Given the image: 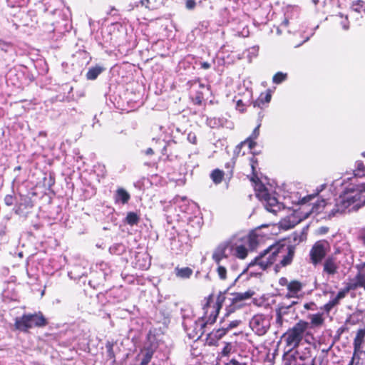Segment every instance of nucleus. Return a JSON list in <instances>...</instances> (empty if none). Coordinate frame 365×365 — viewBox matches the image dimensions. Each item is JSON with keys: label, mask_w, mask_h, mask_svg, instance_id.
I'll list each match as a JSON object with an SVG mask.
<instances>
[{"label": "nucleus", "mask_w": 365, "mask_h": 365, "mask_svg": "<svg viewBox=\"0 0 365 365\" xmlns=\"http://www.w3.org/2000/svg\"><path fill=\"white\" fill-rule=\"evenodd\" d=\"M175 275L181 279H188L191 277L193 271L188 267L180 268L178 267L175 268Z\"/></svg>", "instance_id": "21"}, {"label": "nucleus", "mask_w": 365, "mask_h": 365, "mask_svg": "<svg viewBox=\"0 0 365 365\" xmlns=\"http://www.w3.org/2000/svg\"><path fill=\"white\" fill-rule=\"evenodd\" d=\"M327 203L326 202L325 200H322L318 202V203L317 204V206L319 207H325L327 206Z\"/></svg>", "instance_id": "50"}, {"label": "nucleus", "mask_w": 365, "mask_h": 365, "mask_svg": "<svg viewBox=\"0 0 365 365\" xmlns=\"http://www.w3.org/2000/svg\"><path fill=\"white\" fill-rule=\"evenodd\" d=\"M337 16L339 17L341 19L340 24L341 25L342 28L344 30H348L349 29V21L348 19V16H344L340 13Z\"/></svg>", "instance_id": "33"}, {"label": "nucleus", "mask_w": 365, "mask_h": 365, "mask_svg": "<svg viewBox=\"0 0 365 365\" xmlns=\"http://www.w3.org/2000/svg\"><path fill=\"white\" fill-rule=\"evenodd\" d=\"M339 265L336 258L332 255L325 259L324 262L323 272L329 275H334L337 273Z\"/></svg>", "instance_id": "15"}, {"label": "nucleus", "mask_w": 365, "mask_h": 365, "mask_svg": "<svg viewBox=\"0 0 365 365\" xmlns=\"http://www.w3.org/2000/svg\"><path fill=\"white\" fill-rule=\"evenodd\" d=\"M201 68L203 69H209L211 67V65L208 62H202L200 63Z\"/></svg>", "instance_id": "51"}, {"label": "nucleus", "mask_w": 365, "mask_h": 365, "mask_svg": "<svg viewBox=\"0 0 365 365\" xmlns=\"http://www.w3.org/2000/svg\"><path fill=\"white\" fill-rule=\"evenodd\" d=\"M232 346L231 343H226L221 351L222 356H228L232 351Z\"/></svg>", "instance_id": "39"}, {"label": "nucleus", "mask_w": 365, "mask_h": 365, "mask_svg": "<svg viewBox=\"0 0 365 365\" xmlns=\"http://www.w3.org/2000/svg\"><path fill=\"white\" fill-rule=\"evenodd\" d=\"M288 24H289V21H288V19H284L283 20L282 23V24L283 26H287L288 25Z\"/></svg>", "instance_id": "58"}, {"label": "nucleus", "mask_w": 365, "mask_h": 365, "mask_svg": "<svg viewBox=\"0 0 365 365\" xmlns=\"http://www.w3.org/2000/svg\"><path fill=\"white\" fill-rule=\"evenodd\" d=\"M248 145V148L252 150L253 149L256 145H257V143L255 141V139L254 138H251L250 136H249L248 138H247L245 140L240 142L237 146H236V150H238V152L240 151L241 148H242L243 145Z\"/></svg>", "instance_id": "27"}, {"label": "nucleus", "mask_w": 365, "mask_h": 365, "mask_svg": "<svg viewBox=\"0 0 365 365\" xmlns=\"http://www.w3.org/2000/svg\"><path fill=\"white\" fill-rule=\"evenodd\" d=\"M361 322L360 319L356 317L355 314L351 315L349 319L346 320V324L355 326Z\"/></svg>", "instance_id": "36"}, {"label": "nucleus", "mask_w": 365, "mask_h": 365, "mask_svg": "<svg viewBox=\"0 0 365 365\" xmlns=\"http://www.w3.org/2000/svg\"><path fill=\"white\" fill-rule=\"evenodd\" d=\"M250 327L256 334L263 336L269 329V323L264 314H257L251 319Z\"/></svg>", "instance_id": "9"}, {"label": "nucleus", "mask_w": 365, "mask_h": 365, "mask_svg": "<svg viewBox=\"0 0 365 365\" xmlns=\"http://www.w3.org/2000/svg\"><path fill=\"white\" fill-rule=\"evenodd\" d=\"M276 322L280 326L282 325L283 322H284L283 316H282L280 314H279L277 312H276Z\"/></svg>", "instance_id": "48"}, {"label": "nucleus", "mask_w": 365, "mask_h": 365, "mask_svg": "<svg viewBox=\"0 0 365 365\" xmlns=\"http://www.w3.org/2000/svg\"><path fill=\"white\" fill-rule=\"evenodd\" d=\"M187 140L190 143H192L193 145H196L197 143V138L196 134L194 132H190L187 134Z\"/></svg>", "instance_id": "40"}, {"label": "nucleus", "mask_w": 365, "mask_h": 365, "mask_svg": "<svg viewBox=\"0 0 365 365\" xmlns=\"http://www.w3.org/2000/svg\"><path fill=\"white\" fill-rule=\"evenodd\" d=\"M351 9L358 14L365 13V1L363 0L353 1Z\"/></svg>", "instance_id": "28"}, {"label": "nucleus", "mask_w": 365, "mask_h": 365, "mask_svg": "<svg viewBox=\"0 0 365 365\" xmlns=\"http://www.w3.org/2000/svg\"><path fill=\"white\" fill-rule=\"evenodd\" d=\"M272 246L273 251H277V260H279V263L275 264L276 269L291 264L295 255L296 247L294 245L285 240H282L275 242Z\"/></svg>", "instance_id": "6"}, {"label": "nucleus", "mask_w": 365, "mask_h": 365, "mask_svg": "<svg viewBox=\"0 0 365 365\" xmlns=\"http://www.w3.org/2000/svg\"><path fill=\"white\" fill-rule=\"evenodd\" d=\"M227 332V329L222 327L212 330L207 337V344L210 346L215 345Z\"/></svg>", "instance_id": "17"}, {"label": "nucleus", "mask_w": 365, "mask_h": 365, "mask_svg": "<svg viewBox=\"0 0 365 365\" xmlns=\"http://www.w3.org/2000/svg\"><path fill=\"white\" fill-rule=\"evenodd\" d=\"M289 281L287 280V278H281L280 280H279V283L282 286H286L287 287V284H289Z\"/></svg>", "instance_id": "52"}, {"label": "nucleus", "mask_w": 365, "mask_h": 365, "mask_svg": "<svg viewBox=\"0 0 365 365\" xmlns=\"http://www.w3.org/2000/svg\"><path fill=\"white\" fill-rule=\"evenodd\" d=\"M225 176H226L225 172L219 168L212 170L210 174V179L215 185L220 184L223 181Z\"/></svg>", "instance_id": "20"}, {"label": "nucleus", "mask_w": 365, "mask_h": 365, "mask_svg": "<svg viewBox=\"0 0 365 365\" xmlns=\"http://www.w3.org/2000/svg\"><path fill=\"white\" fill-rule=\"evenodd\" d=\"M304 284L299 280H292L287 284V293L286 297L288 299L299 297V292H302Z\"/></svg>", "instance_id": "14"}, {"label": "nucleus", "mask_w": 365, "mask_h": 365, "mask_svg": "<svg viewBox=\"0 0 365 365\" xmlns=\"http://www.w3.org/2000/svg\"><path fill=\"white\" fill-rule=\"evenodd\" d=\"M334 307V306L332 304V303L329 301L327 304H325L323 307V309L325 312L329 313L330 311Z\"/></svg>", "instance_id": "45"}, {"label": "nucleus", "mask_w": 365, "mask_h": 365, "mask_svg": "<svg viewBox=\"0 0 365 365\" xmlns=\"http://www.w3.org/2000/svg\"><path fill=\"white\" fill-rule=\"evenodd\" d=\"M287 78V73L282 72L276 73L272 77V82L274 84H280Z\"/></svg>", "instance_id": "31"}, {"label": "nucleus", "mask_w": 365, "mask_h": 365, "mask_svg": "<svg viewBox=\"0 0 365 365\" xmlns=\"http://www.w3.org/2000/svg\"><path fill=\"white\" fill-rule=\"evenodd\" d=\"M330 302L332 303V304L335 307L339 304L340 300L337 299L336 297H335L334 299L330 300Z\"/></svg>", "instance_id": "53"}, {"label": "nucleus", "mask_w": 365, "mask_h": 365, "mask_svg": "<svg viewBox=\"0 0 365 365\" xmlns=\"http://www.w3.org/2000/svg\"><path fill=\"white\" fill-rule=\"evenodd\" d=\"M145 153L147 155H153L154 153V151L152 148H150L146 150Z\"/></svg>", "instance_id": "55"}, {"label": "nucleus", "mask_w": 365, "mask_h": 365, "mask_svg": "<svg viewBox=\"0 0 365 365\" xmlns=\"http://www.w3.org/2000/svg\"><path fill=\"white\" fill-rule=\"evenodd\" d=\"M260 201L262 202L267 211L274 214H277L284 208L283 205L278 201L277 197L272 195L269 192L267 194V196H265L264 199H262Z\"/></svg>", "instance_id": "11"}, {"label": "nucleus", "mask_w": 365, "mask_h": 365, "mask_svg": "<svg viewBox=\"0 0 365 365\" xmlns=\"http://www.w3.org/2000/svg\"><path fill=\"white\" fill-rule=\"evenodd\" d=\"M21 170V167L20 165H19L14 168V170Z\"/></svg>", "instance_id": "60"}, {"label": "nucleus", "mask_w": 365, "mask_h": 365, "mask_svg": "<svg viewBox=\"0 0 365 365\" xmlns=\"http://www.w3.org/2000/svg\"><path fill=\"white\" fill-rule=\"evenodd\" d=\"M145 353L143 354L140 365H148L153 359L155 353V349L151 346L144 348Z\"/></svg>", "instance_id": "22"}, {"label": "nucleus", "mask_w": 365, "mask_h": 365, "mask_svg": "<svg viewBox=\"0 0 365 365\" xmlns=\"http://www.w3.org/2000/svg\"><path fill=\"white\" fill-rule=\"evenodd\" d=\"M235 166V161L233 159H232L230 161L225 164V168L227 169V171L225 172L226 178L228 179L229 181L233 177Z\"/></svg>", "instance_id": "29"}, {"label": "nucleus", "mask_w": 365, "mask_h": 365, "mask_svg": "<svg viewBox=\"0 0 365 365\" xmlns=\"http://www.w3.org/2000/svg\"><path fill=\"white\" fill-rule=\"evenodd\" d=\"M326 357V356L324 354H323L322 356H319V359H320V365H322L323 364V361L324 359V358Z\"/></svg>", "instance_id": "56"}, {"label": "nucleus", "mask_w": 365, "mask_h": 365, "mask_svg": "<svg viewBox=\"0 0 365 365\" xmlns=\"http://www.w3.org/2000/svg\"><path fill=\"white\" fill-rule=\"evenodd\" d=\"M312 357L310 348H306L304 351H296L289 359V364L286 365H297L299 361H302L299 365H306L305 361Z\"/></svg>", "instance_id": "12"}, {"label": "nucleus", "mask_w": 365, "mask_h": 365, "mask_svg": "<svg viewBox=\"0 0 365 365\" xmlns=\"http://www.w3.org/2000/svg\"><path fill=\"white\" fill-rule=\"evenodd\" d=\"M103 71V68L101 66L91 67L86 73V78L91 81L96 80Z\"/></svg>", "instance_id": "24"}, {"label": "nucleus", "mask_w": 365, "mask_h": 365, "mask_svg": "<svg viewBox=\"0 0 365 365\" xmlns=\"http://www.w3.org/2000/svg\"><path fill=\"white\" fill-rule=\"evenodd\" d=\"M329 249V245L327 241H317L309 252L310 262L315 266L321 263L327 255Z\"/></svg>", "instance_id": "8"}, {"label": "nucleus", "mask_w": 365, "mask_h": 365, "mask_svg": "<svg viewBox=\"0 0 365 365\" xmlns=\"http://www.w3.org/2000/svg\"><path fill=\"white\" fill-rule=\"evenodd\" d=\"M254 294V291L247 290L245 292L230 293V297L227 298L223 293L220 292L217 297L216 302L214 304L212 309L209 313L210 304L213 302V295L210 294L205 299V303L202 307L204 310V315L202 317L203 321L202 327H204L206 324H212L215 322L222 304L227 300L229 302L228 312H235L237 309L241 308L243 304L242 302L250 299Z\"/></svg>", "instance_id": "2"}, {"label": "nucleus", "mask_w": 365, "mask_h": 365, "mask_svg": "<svg viewBox=\"0 0 365 365\" xmlns=\"http://www.w3.org/2000/svg\"><path fill=\"white\" fill-rule=\"evenodd\" d=\"M16 197L14 195H6L4 197V203L7 206H11L16 201Z\"/></svg>", "instance_id": "37"}, {"label": "nucleus", "mask_w": 365, "mask_h": 365, "mask_svg": "<svg viewBox=\"0 0 365 365\" xmlns=\"http://www.w3.org/2000/svg\"><path fill=\"white\" fill-rule=\"evenodd\" d=\"M50 181H51V182H50V184H49V187H51V186H53V185H54V183H55V180H54V178H51V177L50 178Z\"/></svg>", "instance_id": "57"}, {"label": "nucleus", "mask_w": 365, "mask_h": 365, "mask_svg": "<svg viewBox=\"0 0 365 365\" xmlns=\"http://www.w3.org/2000/svg\"><path fill=\"white\" fill-rule=\"evenodd\" d=\"M196 3L195 0H185V7L189 10H192L195 8Z\"/></svg>", "instance_id": "43"}, {"label": "nucleus", "mask_w": 365, "mask_h": 365, "mask_svg": "<svg viewBox=\"0 0 365 365\" xmlns=\"http://www.w3.org/2000/svg\"><path fill=\"white\" fill-rule=\"evenodd\" d=\"M363 284H364V289L365 290V276L363 274Z\"/></svg>", "instance_id": "61"}, {"label": "nucleus", "mask_w": 365, "mask_h": 365, "mask_svg": "<svg viewBox=\"0 0 365 365\" xmlns=\"http://www.w3.org/2000/svg\"><path fill=\"white\" fill-rule=\"evenodd\" d=\"M140 220V216L137 213L134 212H128L125 221L128 225L133 226L138 225Z\"/></svg>", "instance_id": "26"}, {"label": "nucleus", "mask_w": 365, "mask_h": 365, "mask_svg": "<svg viewBox=\"0 0 365 365\" xmlns=\"http://www.w3.org/2000/svg\"><path fill=\"white\" fill-rule=\"evenodd\" d=\"M348 293L349 292L346 291V289L344 288L337 293L336 297H337V299L341 300V299L344 298Z\"/></svg>", "instance_id": "46"}, {"label": "nucleus", "mask_w": 365, "mask_h": 365, "mask_svg": "<svg viewBox=\"0 0 365 365\" xmlns=\"http://www.w3.org/2000/svg\"><path fill=\"white\" fill-rule=\"evenodd\" d=\"M354 175L356 178L365 177V163L362 160L356 162V167L354 170Z\"/></svg>", "instance_id": "25"}, {"label": "nucleus", "mask_w": 365, "mask_h": 365, "mask_svg": "<svg viewBox=\"0 0 365 365\" xmlns=\"http://www.w3.org/2000/svg\"><path fill=\"white\" fill-rule=\"evenodd\" d=\"M236 109L240 113H243L245 110V106L243 103L242 100L240 99L236 103Z\"/></svg>", "instance_id": "42"}, {"label": "nucleus", "mask_w": 365, "mask_h": 365, "mask_svg": "<svg viewBox=\"0 0 365 365\" xmlns=\"http://www.w3.org/2000/svg\"><path fill=\"white\" fill-rule=\"evenodd\" d=\"M261 126V123H259L257 127L253 130L252 134L250 135L251 138L257 139L259 135V128Z\"/></svg>", "instance_id": "41"}, {"label": "nucleus", "mask_w": 365, "mask_h": 365, "mask_svg": "<svg viewBox=\"0 0 365 365\" xmlns=\"http://www.w3.org/2000/svg\"><path fill=\"white\" fill-rule=\"evenodd\" d=\"M276 252L277 251H273L272 246L269 245L250 262L249 267L257 265L262 270H266L277 261Z\"/></svg>", "instance_id": "7"}, {"label": "nucleus", "mask_w": 365, "mask_h": 365, "mask_svg": "<svg viewBox=\"0 0 365 365\" xmlns=\"http://www.w3.org/2000/svg\"><path fill=\"white\" fill-rule=\"evenodd\" d=\"M264 237L256 230L250 232L242 237L232 236L220 242L213 249L211 259L217 265L216 272L221 280L227 279V269L223 265V260H228L230 255L243 260L249 252L256 250L264 242Z\"/></svg>", "instance_id": "1"}, {"label": "nucleus", "mask_w": 365, "mask_h": 365, "mask_svg": "<svg viewBox=\"0 0 365 365\" xmlns=\"http://www.w3.org/2000/svg\"><path fill=\"white\" fill-rule=\"evenodd\" d=\"M272 91L267 89L265 92L260 93L259 97L253 102L255 108H264L267 106L272 99Z\"/></svg>", "instance_id": "16"}, {"label": "nucleus", "mask_w": 365, "mask_h": 365, "mask_svg": "<svg viewBox=\"0 0 365 365\" xmlns=\"http://www.w3.org/2000/svg\"><path fill=\"white\" fill-rule=\"evenodd\" d=\"M115 343L113 341H108L106 343V349L107 353V358L108 360L111 361L112 364H115V353L114 351L113 347Z\"/></svg>", "instance_id": "23"}, {"label": "nucleus", "mask_w": 365, "mask_h": 365, "mask_svg": "<svg viewBox=\"0 0 365 365\" xmlns=\"http://www.w3.org/2000/svg\"><path fill=\"white\" fill-rule=\"evenodd\" d=\"M358 287L364 288L363 274L361 273H358L354 279L346 284L344 288L346 289V291L349 292L351 290H355Z\"/></svg>", "instance_id": "19"}, {"label": "nucleus", "mask_w": 365, "mask_h": 365, "mask_svg": "<svg viewBox=\"0 0 365 365\" xmlns=\"http://www.w3.org/2000/svg\"><path fill=\"white\" fill-rule=\"evenodd\" d=\"M144 2H148H148H149V0H142V1H141V3H142L143 4H144Z\"/></svg>", "instance_id": "63"}, {"label": "nucleus", "mask_w": 365, "mask_h": 365, "mask_svg": "<svg viewBox=\"0 0 365 365\" xmlns=\"http://www.w3.org/2000/svg\"><path fill=\"white\" fill-rule=\"evenodd\" d=\"M130 200V195L123 187H118L114 194V201L115 203L127 204Z\"/></svg>", "instance_id": "18"}, {"label": "nucleus", "mask_w": 365, "mask_h": 365, "mask_svg": "<svg viewBox=\"0 0 365 365\" xmlns=\"http://www.w3.org/2000/svg\"><path fill=\"white\" fill-rule=\"evenodd\" d=\"M48 324V319L41 312L35 313L24 314L20 317H16L14 321L16 329L27 333L34 327H44Z\"/></svg>", "instance_id": "4"}, {"label": "nucleus", "mask_w": 365, "mask_h": 365, "mask_svg": "<svg viewBox=\"0 0 365 365\" xmlns=\"http://www.w3.org/2000/svg\"><path fill=\"white\" fill-rule=\"evenodd\" d=\"M324 319L320 313L314 314L311 317V324L314 327H319L324 324Z\"/></svg>", "instance_id": "30"}, {"label": "nucleus", "mask_w": 365, "mask_h": 365, "mask_svg": "<svg viewBox=\"0 0 365 365\" xmlns=\"http://www.w3.org/2000/svg\"><path fill=\"white\" fill-rule=\"evenodd\" d=\"M309 324L302 319L299 320L292 328H289L282 335L288 351L297 349L302 342L305 331L309 329Z\"/></svg>", "instance_id": "5"}, {"label": "nucleus", "mask_w": 365, "mask_h": 365, "mask_svg": "<svg viewBox=\"0 0 365 365\" xmlns=\"http://www.w3.org/2000/svg\"><path fill=\"white\" fill-rule=\"evenodd\" d=\"M364 341H365V323L362 328H360L356 331L355 337L354 338V340H353V348H354L353 356H352L349 363L348 364V365H358L359 362H356L354 364V361L356 357L359 358V354L362 351L361 349H362V346H363Z\"/></svg>", "instance_id": "10"}, {"label": "nucleus", "mask_w": 365, "mask_h": 365, "mask_svg": "<svg viewBox=\"0 0 365 365\" xmlns=\"http://www.w3.org/2000/svg\"><path fill=\"white\" fill-rule=\"evenodd\" d=\"M258 164V160L255 157H252L250 159V165L252 168V176H255V175H257L256 173V166Z\"/></svg>", "instance_id": "38"}, {"label": "nucleus", "mask_w": 365, "mask_h": 365, "mask_svg": "<svg viewBox=\"0 0 365 365\" xmlns=\"http://www.w3.org/2000/svg\"><path fill=\"white\" fill-rule=\"evenodd\" d=\"M346 330H347V328H346V327H340V328H339V329H338V330H337V331H336V332H337V334H338L339 335H341V334H342L344 331H346Z\"/></svg>", "instance_id": "54"}, {"label": "nucleus", "mask_w": 365, "mask_h": 365, "mask_svg": "<svg viewBox=\"0 0 365 365\" xmlns=\"http://www.w3.org/2000/svg\"><path fill=\"white\" fill-rule=\"evenodd\" d=\"M240 321L238 320L232 321L227 324V326L225 328L227 329L228 331L230 329L237 327L240 324Z\"/></svg>", "instance_id": "44"}, {"label": "nucleus", "mask_w": 365, "mask_h": 365, "mask_svg": "<svg viewBox=\"0 0 365 365\" xmlns=\"http://www.w3.org/2000/svg\"><path fill=\"white\" fill-rule=\"evenodd\" d=\"M361 155H362V156L365 157V152H363V153H361Z\"/></svg>", "instance_id": "64"}, {"label": "nucleus", "mask_w": 365, "mask_h": 365, "mask_svg": "<svg viewBox=\"0 0 365 365\" xmlns=\"http://www.w3.org/2000/svg\"><path fill=\"white\" fill-rule=\"evenodd\" d=\"M365 183L346 187L335 200L329 216L356 211L365 205Z\"/></svg>", "instance_id": "3"}, {"label": "nucleus", "mask_w": 365, "mask_h": 365, "mask_svg": "<svg viewBox=\"0 0 365 365\" xmlns=\"http://www.w3.org/2000/svg\"><path fill=\"white\" fill-rule=\"evenodd\" d=\"M316 359H317V358H316V357H314V358H313V359H312L311 365H316V364H315V360H316Z\"/></svg>", "instance_id": "59"}, {"label": "nucleus", "mask_w": 365, "mask_h": 365, "mask_svg": "<svg viewBox=\"0 0 365 365\" xmlns=\"http://www.w3.org/2000/svg\"><path fill=\"white\" fill-rule=\"evenodd\" d=\"M316 304L314 302H310L309 303H305L304 304V308L307 310H314L315 309Z\"/></svg>", "instance_id": "47"}, {"label": "nucleus", "mask_w": 365, "mask_h": 365, "mask_svg": "<svg viewBox=\"0 0 365 365\" xmlns=\"http://www.w3.org/2000/svg\"><path fill=\"white\" fill-rule=\"evenodd\" d=\"M204 99V95L202 92L197 91L196 95L192 98V101L195 105L201 106Z\"/></svg>", "instance_id": "34"}, {"label": "nucleus", "mask_w": 365, "mask_h": 365, "mask_svg": "<svg viewBox=\"0 0 365 365\" xmlns=\"http://www.w3.org/2000/svg\"><path fill=\"white\" fill-rule=\"evenodd\" d=\"M251 181L254 183V190L255 192L256 197L261 200L262 199H264L265 196H267L269 193L268 189L266 186L261 182L257 175L255 176H252L250 178Z\"/></svg>", "instance_id": "13"}, {"label": "nucleus", "mask_w": 365, "mask_h": 365, "mask_svg": "<svg viewBox=\"0 0 365 365\" xmlns=\"http://www.w3.org/2000/svg\"><path fill=\"white\" fill-rule=\"evenodd\" d=\"M230 365H247L245 362H240L237 359H232L230 361Z\"/></svg>", "instance_id": "49"}, {"label": "nucleus", "mask_w": 365, "mask_h": 365, "mask_svg": "<svg viewBox=\"0 0 365 365\" xmlns=\"http://www.w3.org/2000/svg\"><path fill=\"white\" fill-rule=\"evenodd\" d=\"M297 303V302H293L290 305H287V306L280 305L277 309L276 312L280 314L283 317L285 315H287L289 312V309L292 307V306Z\"/></svg>", "instance_id": "32"}, {"label": "nucleus", "mask_w": 365, "mask_h": 365, "mask_svg": "<svg viewBox=\"0 0 365 365\" xmlns=\"http://www.w3.org/2000/svg\"><path fill=\"white\" fill-rule=\"evenodd\" d=\"M116 11V9H115V8L114 6H112L110 8V11L109 12V14H111V11Z\"/></svg>", "instance_id": "62"}, {"label": "nucleus", "mask_w": 365, "mask_h": 365, "mask_svg": "<svg viewBox=\"0 0 365 365\" xmlns=\"http://www.w3.org/2000/svg\"><path fill=\"white\" fill-rule=\"evenodd\" d=\"M279 224H280L281 227H282L283 229H286V230L293 228L296 225V223H294V222H291L289 221V220H287L285 219L282 220L280 221Z\"/></svg>", "instance_id": "35"}]
</instances>
